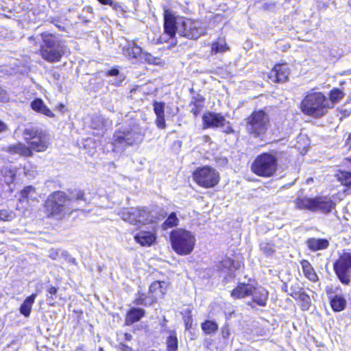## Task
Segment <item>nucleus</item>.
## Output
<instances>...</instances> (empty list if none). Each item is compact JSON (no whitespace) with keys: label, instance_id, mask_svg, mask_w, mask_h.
<instances>
[{"label":"nucleus","instance_id":"54","mask_svg":"<svg viewBox=\"0 0 351 351\" xmlns=\"http://www.w3.org/2000/svg\"><path fill=\"white\" fill-rule=\"evenodd\" d=\"M124 336H125V339L127 340V341H130L132 339V335L130 334H128V333H125L124 334Z\"/></svg>","mask_w":351,"mask_h":351},{"label":"nucleus","instance_id":"32","mask_svg":"<svg viewBox=\"0 0 351 351\" xmlns=\"http://www.w3.org/2000/svg\"><path fill=\"white\" fill-rule=\"evenodd\" d=\"M330 306L333 311H341L346 306V300L342 295H336L330 300Z\"/></svg>","mask_w":351,"mask_h":351},{"label":"nucleus","instance_id":"30","mask_svg":"<svg viewBox=\"0 0 351 351\" xmlns=\"http://www.w3.org/2000/svg\"><path fill=\"white\" fill-rule=\"evenodd\" d=\"M145 311L141 308H132L127 314L125 323L127 325L132 324L140 320L144 316Z\"/></svg>","mask_w":351,"mask_h":351},{"label":"nucleus","instance_id":"17","mask_svg":"<svg viewBox=\"0 0 351 351\" xmlns=\"http://www.w3.org/2000/svg\"><path fill=\"white\" fill-rule=\"evenodd\" d=\"M21 197L19 199V204L16 206V209L20 210H25V207L21 208L20 205H22L23 203L30 204L31 202H37L36 192L35 189L32 186H25L21 191Z\"/></svg>","mask_w":351,"mask_h":351},{"label":"nucleus","instance_id":"21","mask_svg":"<svg viewBox=\"0 0 351 351\" xmlns=\"http://www.w3.org/2000/svg\"><path fill=\"white\" fill-rule=\"evenodd\" d=\"M154 110L156 115V123L159 128L164 129L166 126L165 120V104L155 101L154 103Z\"/></svg>","mask_w":351,"mask_h":351},{"label":"nucleus","instance_id":"33","mask_svg":"<svg viewBox=\"0 0 351 351\" xmlns=\"http://www.w3.org/2000/svg\"><path fill=\"white\" fill-rule=\"evenodd\" d=\"M229 50L226 40L223 38H219L212 43L211 52L214 53H223Z\"/></svg>","mask_w":351,"mask_h":351},{"label":"nucleus","instance_id":"16","mask_svg":"<svg viewBox=\"0 0 351 351\" xmlns=\"http://www.w3.org/2000/svg\"><path fill=\"white\" fill-rule=\"evenodd\" d=\"M204 128H219L226 123V119L219 113L206 112L203 116Z\"/></svg>","mask_w":351,"mask_h":351},{"label":"nucleus","instance_id":"40","mask_svg":"<svg viewBox=\"0 0 351 351\" xmlns=\"http://www.w3.org/2000/svg\"><path fill=\"white\" fill-rule=\"evenodd\" d=\"M143 59L145 62L149 63V64H158L160 63V59L158 58H156L151 55L149 53L143 51V53L141 55V58L140 60Z\"/></svg>","mask_w":351,"mask_h":351},{"label":"nucleus","instance_id":"8","mask_svg":"<svg viewBox=\"0 0 351 351\" xmlns=\"http://www.w3.org/2000/svg\"><path fill=\"white\" fill-rule=\"evenodd\" d=\"M269 118L263 110L254 111L247 119L246 128L247 132L255 137L263 135L268 129Z\"/></svg>","mask_w":351,"mask_h":351},{"label":"nucleus","instance_id":"19","mask_svg":"<svg viewBox=\"0 0 351 351\" xmlns=\"http://www.w3.org/2000/svg\"><path fill=\"white\" fill-rule=\"evenodd\" d=\"M124 131L126 134V145L132 146L142 142L143 134L138 128L133 127Z\"/></svg>","mask_w":351,"mask_h":351},{"label":"nucleus","instance_id":"9","mask_svg":"<svg viewBox=\"0 0 351 351\" xmlns=\"http://www.w3.org/2000/svg\"><path fill=\"white\" fill-rule=\"evenodd\" d=\"M252 171L257 176L270 177L277 170V160L275 156L269 154H263L256 157L253 162Z\"/></svg>","mask_w":351,"mask_h":351},{"label":"nucleus","instance_id":"57","mask_svg":"<svg viewBox=\"0 0 351 351\" xmlns=\"http://www.w3.org/2000/svg\"><path fill=\"white\" fill-rule=\"evenodd\" d=\"M99 351H104L102 348H99Z\"/></svg>","mask_w":351,"mask_h":351},{"label":"nucleus","instance_id":"27","mask_svg":"<svg viewBox=\"0 0 351 351\" xmlns=\"http://www.w3.org/2000/svg\"><path fill=\"white\" fill-rule=\"evenodd\" d=\"M112 143L117 149H125L128 147V145H126V134L124 130L114 132Z\"/></svg>","mask_w":351,"mask_h":351},{"label":"nucleus","instance_id":"34","mask_svg":"<svg viewBox=\"0 0 351 351\" xmlns=\"http://www.w3.org/2000/svg\"><path fill=\"white\" fill-rule=\"evenodd\" d=\"M202 330L207 335L215 333L218 330V324L211 320H206L202 324Z\"/></svg>","mask_w":351,"mask_h":351},{"label":"nucleus","instance_id":"44","mask_svg":"<svg viewBox=\"0 0 351 351\" xmlns=\"http://www.w3.org/2000/svg\"><path fill=\"white\" fill-rule=\"evenodd\" d=\"M84 193L80 190H76L72 193V197L71 198H69L71 199V204L73 202V200L75 199L76 201L82 200L84 199ZM71 209L73 208V206L71 205Z\"/></svg>","mask_w":351,"mask_h":351},{"label":"nucleus","instance_id":"51","mask_svg":"<svg viewBox=\"0 0 351 351\" xmlns=\"http://www.w3.org/2000/svg\"><path fill=\"white\" fill-rule=\"evenodd\" d=\"M47 291H48L49 293H50L51 295H55L57 293L56 288L53 286H51L50 287H49Z\"/></svg>","mask_w":351,"mask_h":351},{"label":"nucleus","instance_id":"43","mask_svg":"<svg viewBox=\"0 0 351 351\" xmlns=\"http://www.w3.org/2000/svg\"><path fill=\"white\" fill-rule=\"evenodd\" d=\"M221 267H224V268H227V269H237V267L235 266V263L234 262L229 258H226L225 259H223L221 262Z\"/></svg>","mask_w":351,"mask_h":351},{"label":"nucleus","instance_id":"36","mask_svg":"<svg viewBox=\"0 0 351 351\" xmlns=\"http://www.w3.org/2000/svg\"><path fill=\"white\" fill-rule=\"evenodd\" d=\"M178 221L179 220L177 218L176 213H172L169 215L166 221L162 223V228L164 230H166L168 228H173L178 225Z\"/></svg>","mask_w":351,"mask_h":351},{"label":"nucleus","instance_id":"14","mask_svg":"<svg viewBox=\"0 0 351 351\" xmlns=\"http://www.w3.org/2000/svg\"><path fill=\"white\" fill-rule=\"evenodd\" d=\"M335 207V203L328 196H317L314 197L313 211L322 213H329Z\"/></svg>","mask_w":351,"mask_h":351},{"label":"nucleus","instance_id":"24","mask_svg":"<svg viewBox=\"0 0 351 351\" xmlns=\"http://www.w3.org/2000/svg\"><path fill=\"white\" fill-rule=\"evenodd\" d=\"M294 202L298 209L313 211L314 197L301 196L296 198Z\"/></svg>","mask_w":351,"mask_h":351},{"label":"nucleus","instance_id":"56","mask_svg":"<svg viewBox=\"0 0 351 351\" xmlns=\"http://www.w3.org/2000/svg\"><path fill=\"white\" fill-rule=\"evenodd\" d=\"M191 324H189V322H187V323L186 324V329H189V328H190V327H191Z\"/></svg>","mask_w":351,"mask_h":351},{"label":"nucleus","instance_id":"6","mask_svg":"<svg viewBox=\"0 0 351 351\" xmlns=\"http://www.w3.org/2000/svg\"><path fill=\"white\" fill-rule=\"evenodd\" d=\"M23 134L24 140L29 145V147L32 151L44 152L49 145V134L40 129L27 127L23 130Z\"/></svg>","mask_w":351,"mask_h":351},{"label":"nucleus","instance_id":"38","mask_svg":"<svg viewBox=\"0 0 351 351\" xmlns=\"http://www.w3.org/2000/svg\"><path fill=\"white\" fill-rule=\"evenodd\" d=\"M344 96L343 93L338 88L332 89L329 95L330 100L332 103L339 101Z\"/></svg>","mask_w":351,"mask_h":351},{"label":"nucleus","instance_id":"4","mask_svg":"<svg viewBox=\"0 0 351 351\" xmlns=\"http://www.w3.org/2000/svg\"><path fill=\"white\" fill-rule=\"evenodd\" d=\"M170 240L173 250L180 256L190 254L196 243L195 234L182 228L173 230L170 234Z\"/></svg>","mask_w":351,"mask_h":351},{"label":"nucleus","instance_id":"39","mask_svg":"<svg viewBox=\"0 0 351 351\" xmlns=\"http://www.w3.org/2000/svg\"><path fill=\"white\" fill-rule=\"evenodd\" d=\"M16 176V171L11 169H5L3 171L4 182L7 184L12 183Z\"/></svg>","mask_w":351,"mask_h":351},{"label":"nucleus","instance_id":"23","mask_svg":"<svg viewBox=\"0 0 351 351\" xmlns=\"http://www.w3.org/2000/svg\"><path fill=\"white\" fill-rule=\"evenodd\" d=\"M31 108L34 111L43 114L49 117H54L55 114L52 111L44 104L41 99H35L31 102Z\"/></svg>","mask_w":351,"mask_h":351},{"label":"nucleus","instance_id":"53","mask_svg":"<svg viewBox=\"0 0 351 351\" xmlns=\"http://www.w3.org/2000/svg\"><path fill=\"white\" fill-rule=\"evenodd\" d=\"M119 73V70L117 69H111L108 71V75L111 76L117 75Z\"/></svg>","mask_w":351,"mask_h":351},{"label":"nucleus","instance_id":"15","mask_svg":"<svg viewBox=\"0 0 351 351\" xmlns=\"http://www.w3.org/2000/svg\"><path fill=\"white\" fill-rule=\"evenodd\" d=\"M289 75V69L286 64H276L269 72V78L274 82H285Z\"/></svg>","mask_w":351,"mask_h":351},{"label":"nucleus","instance_id":"48","mask_svg":"<svg viewBox=\"0 0 351 351\" xmlns=\"http://www.w3.org/2000/svg\"><path fill=\"white\" fill-rule=\"evenodd\" d=\"M7 99V94L4 90L0 87V100L3 101Z\"/></svg>","mask_w":351,"mask_h":351},{"label":"nucleus","instance_id":"35","mask_svg":"<svg viewBox=\"0 0 351 351\" xmlns=\"http://www.w3.org/2000/svg\"><path fill=\"white\" fill-rule=\"evenodd\" d=\"M167 345L168 351H177L178 338L175 332L172 331L170 332L167 339Z\"/></svg>","mask_w":351,"mask_h":351},{"label":"nucleus","instance_id":"2","mask_svg":"<svg viewBox=\"0 0 351 351\" xmlns=\"http://www.w3.org/2000/svg\"><path fill=\"white\" fill-rule=\"evenodd\" d=\"M43 43L40 47V56L49 62H60L66 53V47L62 40L53 34H41Z\"/></svg>","mask_w":351,"mask_h":351},{"label":"nucleus","instance_id":"29","mask_svg":"<svg viewBox=\"0 0 351 351\" xmlns=\"http://www.w3.org/2000/svg\"><path fill=\"white\" fill-rule=\"evenodd\" d=\"M36 296V293L32 294L30 296L27 297L21 305L19 308L20 313L25 317H28L29 316L32 305L35 302Z\"/></svg>","mask_w":351,"mask_h":351},{"label":"nucleus","instance_id":"7","mask_svg":"<svg viewBox=\"0 0 351 351\" xmlns=\"http://www.w3.org/2000/svg\"><path fill=\"white\" fill-rule=\"evenodd\" d=\"M118 215L123 221L133 226H138L154 222L151 213L143 208H125L121 209Z\"/></svg>","mask_w":351,"mask_h":351},{"label":"nucleus","instance_id":"20","mask_svg":"<svg viewBox=\"0 0 351 351\" xmlns=\"http://www.w3.org/2000/svg\"><path fill=\"white\" fill-rule=\"evenodd\" d=\"M254 287L250 284H239L231 292V296L234 299H241L252 294Z\"/></svg>","mask_w":351,"mask_h":351},{"label":"nucleus","instance_id":"10","mask_svg":"<svg viewBox=\"0 0 351 351\" xmlns=\"http://www.w3.org/2000/svg\"><path fill=\"white\" fill-rule=\"evenodd\" d=\"M193 179L197 184L202 187L212 188L219 183L220 176L215 169L205 166L198 168L194 171Z\"/></svg>","mask_w":351,"mask_h":351},{"label":"nucleus","instance_id":"26","mask_svg":"<svg viewBox=\"0 0 351 351\" xmlns=\"http://www.w3.org/2000/svg\"><path fill=\"white\" fill-rule=\"evenodd\" d=\"M112 125V121L102 115H94L91 119L90 127L95 130H103Z\"/></svg>","mask_w":351,"mask_h":351},{"label":"nucleus","instance_id":"1","mask_svg":"<svg viewBox=\"0 0 351 351\" xmlns=\"http://www.w3.org/2000/svg\"><path fill=\"white\" fill-rule=\"evenodd\" d=\"M164 28L170 37H173L177 33L181 36L194 40L207 32V27L202 21L176 17L169 10L165 11Z\"/></svg>","mask_w":351,"mask_h":351},{"label":"nucleus","instance_id":"28","mask_svg":"<svg viewBox=\"0 0 351 351\" xmlns=\"http://www.w3.org/2000/svg\"><path fill=\"white\" fill-rule=\"evenodd\" d=\"M301 265L305 277L313 282H315L318 280V276L317 274L308 261L302 260L301 261Z\"/></svg>","mask_w":351,"mask_h":351},{"label":"nucleus","instance_id":"18","mask_svg":"<svg viewBox=\"0 0 351 351\" xmlns=\"http://www.w3.org/2000/svg\"><path fill=\"white\" fill-rule=\"evenodd\" d=\"M123 53L129 59L138 60L141 58L143 49L135 42H128L127 45L123 47Z\"/></svg>","mask_w":351,"mask_h":351},{"label":"nucleus","instance_id":"41","mask_svg":"<svg viewBox=\"0 0 351 351\" xmlns=\"http://www.w3.org/2000/svg\"><path fill=\"white\" fill-rule=\"evenodd\" d=\"M299 298L302 302V309L303 311L308 310L310 306V298L304 293L299 294Z\"/></svg>","mask_w":351,"mask_h":351},{"label":"nucleus","instance_id":"22","mask_svg":"<svg viewBox=\"0 0 351 351\" xmlns=\"http://www.w3.org/2000/svg\"><path fill=\"white\" fill-rule=\"evenodd\" d=\"M8 152L11 154H19L21 156H32L33 153L31 149L22 143H18L8 147Z\"/></svg>","mask_w":351,"mask_h":351},{"label":"nucleus","instance_id":"5","mask_svg":"<svg viewBox=\"0 0 351 351\" xmlns=\"http://www.w3.org/2000/svg\"><path fill=\"white\" fill-rule=\"evenodd\" d=\"M71 210V199L63 192H55L45 201V213L48 217L64 214Z\"/></svg>","mask_w":351,"mask_h":351},{"label":"nucleus","instance_id":"13","mask_svg":"<svg viewBox=\"0 0 351 351\" xmlns=\"http://www.w3.org/2000/svg\"><path fill=\"white\" fill-rule=\"evenodd\" d=\"M156 230L154 227L141 230L134 236V241L142 247H150L156 243Z\"/></svg>","mask_w":351,"mask_h":351},{"label":"nucleus","instance_id":"37","mask_svg":"<svg viewBox=\"0 0 351 351\" xmlns=\"http://www.w3.org/2000/svg\"><path fill=\"white\" fill-rule=\"evenodd\" d=\"M337 179L343 185H351V173L347 171H339L337 174Z\"/></svg>","mask_w":351,"mask_h":351},{"label":"nucleus","instance_id":"46","mask_svg":"<svg viewBox=\"0 0 351 351\" xmlns=\"http://www.w3.org/2000/svg\"><path fill=\"white\" fill-rule=\"evenodd\" d=\"M100 3L103 5H110L112 8H115L117 5V3L114 1V0H97Z\"/></svg>","mask_w":351,"mask_h":351},{"label":"nucleus","instance_id":"11","mask_svg":"<svg viewBox=\"0 0 351 351\" xmlns=\"http://www.w3.org/2000/svg\"><path fill=\"white\" fill-rule=\"evenodd\" d=\"M168 288V283L165 281H155L151 284L149 289V295L141 294L136 300V304L151 305L156 301L158 298L162 297Z\"/></svg>","mask_w":351,"mask_h":351},{"label":"nucleus","instance_id":"55","mask_svg":"<svg viewBox=\"0 0 351 351\" xmlns=\"http://www.w3.org/2000/svg\"><path fill=\"white\" fill-rule=\"evenodd\" d=\"M191 112H193V114H194L195 115H197V113H198L197 110H194V109H192V110H191Z\"/></svg>","mask_w":351,"mask_h":351},{"label":"nucleus","instance_id":"42","mask_svg":"<svg viewBox=\"0 0 351 351\" xmlns=\"http://www.w3.org/2000/svg\"><path fill=\"white\" fill-rule=\"evenodd\" d=\"M13 219V213L8 210H0V221H10Z\"/></svg>","mask_w":351,"mask_h":351},{"label":"nucleus","instance_id":"3","mask_svg":"<svg viewBox=\"0 0 351 351\" xmlns=\"http://www.w3.org/2000/svg\"><path fill=\"white\" fill-rule=\"evenodd\" d=\"M330 108L327 97L320 92H310L300 104L301 111L308 116L320 117Z\"/></svg>","mask_w":351,"mask_h":351},{"label":"nucleus","instance_id":"47","mask_svg":"<svg viewBox=\"0 0 351 351\" xmlns=\"http://www.w3.org/2000/svg\"><path fill=\"white\" fill-rule=\"evenodd\" d=\"M221 335H222L223 338H224V339H227L229 337L230 329L227 326L222 328Z\"/></svg>","mask_w":351,"mask_h":351},{"label":"nucleus","instance_id":"50","mask_svg":"<svg viewBox=\"0 0 351 351\" xmlns=\"http://www.w3.org/2000/svg\"><path fill=\"white\" fill-rule=\"evenodd\" d=\"M119 349L122 351H132V348L123 343L119 345Z\"/></svg>","mask_w":351,"mask_h":351},{"label":"nucleus","instance_id":"12","mask_svg":"<svg viewBox=\"0 0 351 351\" xmlns=\"http://www.w3.org/2000/svg\"><path fill=\"white\" fill-rule=\"evenodd\" d=\"M334 270L339 280L348 285L351 276V254L344 252L334 264Z\"/></svg>","mask_w":351,"mask_h":351},{"label":"nucleus","instance_id":"25","mask_svg":"<svg viewBox=\"0 0 351 351\" xmlns=\"http://www.w3.org/2000/svg\"><path fill=\"white\" fill-rule=\"evenodd\" d=\"M253 301L258 305L265 306L268 297L267 291L262 287L255 289L252 291Z\"/></svg>","mask_w":351,"mask_h":351},{"label":"nucleus","instance_id":"31","mask_svg":"<svg viewBox=\"0 0 351 351\" xmlns=\"http://www.w3.org/2000/svg\"><path fill=\"white\" fill-rule=\"evenodd\" d=\"M307 245L311 250L317 251L327 248L328 241L326 239L311 238L307 241Z\"/></svg>","mask_w":351,"mask_h":351},{"label":"nucleus","instance_id":"52","mask_svg":"<svg viewBox=\"0 0 351 351\" xmlns=\"http://www.w3.org/2000/svg\"><path fill=\"white\" fill-rule=\"evenodd\" d=\"M58 254L56 251H54V250H51L49 252V256L52 258V259H56L57 258V256H58Z\"/></svg>","mask_w":351,"mask_h":351},{"label":"nucleus","instance_id":"59","mask_svg":"<svg viewBox=\"0 0 351 351\" xmlns=\"http://www.w3.org/2000/svg\"><path fill=\"white\" fill-rule=\"evenodd\" d=\"M77 351H82V350H78Z\"/></svg>","mask_w":351,"mask_h":351},{"label":"nucleus","instance_id":"45","mask_svg":"<svg viewBox=\"0 0 351 351\" xmlns=\"http://www.w3.org/2000/svg\"><path fill=\"white\" fill-rule=\"evenodd\" d=\"M219 128H221L223 129V132H226L227 134L233 132V130H232L231 125H230V123L227 121H226V123L223 125H221Z\"/></svg>","mask_w":351,"mask_h":351},{"label":"nucleus","instance_id":"49","mask_svg":"<svg viewBox=\"0 0 351 351\" xmlns=\"http://www.w3.org/2000/svg\"><path fill=\"white\" fill-rule=\"evenodd\" d=\"M8 130L7 125L0 120V132H5Z\"/></svg>","mask_w":351,"mask_h":351},{"label":"nucleus","instance_id":"58","mask_svg":"<svg viewBox=\"0 0 351 351\" xmlns=\"http://www.w3.org/2000/svg\"><path fill=\"white\" fill-rule=\"evenodd\" d=\"M349 140L351 141V133H350V135L349 136Z\"/></svg>","mask_w":351,"mask_h":351}]
</instances>
